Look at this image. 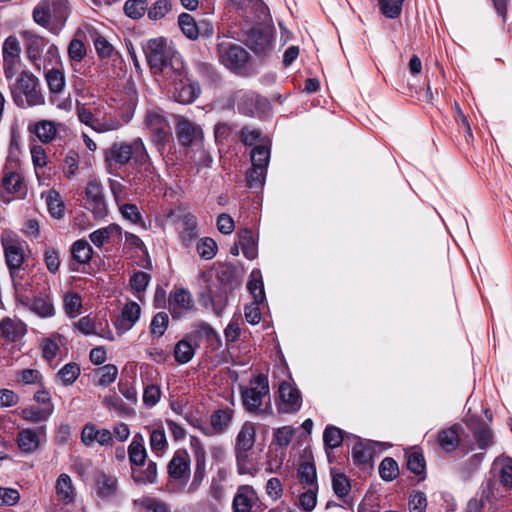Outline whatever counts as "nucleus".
Listing matches in <instances>:
<instances>
[{
  "label": "nucleus",
  "mask_w": 512,
  "mask_h": 512,
  "mask_svg": "<svg viewBox=\"0 0 512 512\" xmlns=\"http://www.w3.org/2000/svg\"><path fill=\"white\" fill-rule=\"evenodd\" d=\"M342 431L335 426H327L324 434L323 440L326 447L336 448L342 443Z\"/></svg>",
  "instance_id": "obj_64"
},
{
  "label": "nucleus",
  "mask_w": 512,
  "mask_h": 512,
  "mask_svg": "<svg viewBox=\"0 0 512 512\" xmlns=\"http://www.w3.org/2000/svg\"><path fill=\"white\" fill-rule=\"evenodd\" d=\"M270 160L269 141L256 145L251 152L252 166L267 170Z\"/></svg>",
  "instance_id": "obj_41"
},
{
  "label": "nucleus",
  "mask_w": 512,
  "mask_h": 512,
  "mask_svg": "<svg viewBox=\"0 0 512 512\" xmlns=\"http://www.w3.org/2000/svg\"><path fill=\"white\" fill-rule=\"evenodd\" d=\"M69 13L68 0H41L33 10V19L37 24L58 33Z\"/></svg>",
  "instance_id": "obj_4"
},
{
  "label": "nucleus",
  "mask_w": 512,
  "mask_h": 512,
  "mask_svg": "<svg viewBox=\"0 0 512 512\" xmlns=\"http://www.w3.org/2000/svg\"><path fill=\"white\" fill-rule=\"evenodd\" d=\"M234 411L230 408L218 409L211 414L210 423L215 433L225 432L231 424Z\"/></svg>",
  "instance_id": "obj_34"
},
{
  "label": "nucleus",
  "mask_w": 512,
  "mask_h": 512,
  "mask_svg": "<svg viewBox=\"0 0 512 512\" xmlns=\"http://www.w3.org/2000/svg\"><path fill=\"white\" fill-rule=\"evenodd\" d=\"M195 349V346L187 338L178 341L174 348L175 361L179 364L190 362L195 354Z\"/></svg>",
  "instance_id": "obj_42"
},
{
  "label": "nucleus",
  "mask_w": 512,
  "mask_h": 512,
  "mask_svg": "<svg viewBox=\"0 0 512 512\" xmlns=\"http://www.w3.org/2000/svg\"><path fill=\"white\" fill-rule=\"evenodd\" d=\"M228 301V289L226 286L219 284L211 286L207 294L202 296V302L207 305L210 303L215 314L220 315L226 307Z\"/></svg>",
  "instance_id": "obj_21"
},
{
  "label": "nucleus",
  "mask_w": 512,
  "mask_h": 512,
  "mask_svg": "<svg viewBox=\"0 0 512 512\" xmlns=\"http://www.w3.org/2000/svg\"><path fill=\"white\" fill-rule=\"evenodd\" d=\"M248 290L252 295L254 301L263 302L265 299L264 284L262 281L261 271L258 269L252 270L250 280L248 282Z\"/></svg>",
  "instance_id": "obj_43"
},
{
  "label": "nucleus",
  "mask_w": 512,
  "mask_h": 512,
  "mask_svg": "<svg viewBox=\"0 0 512 512\" xmlns=\"http://www.w3.org/2000/svg\"><path fill=\"white\" fill-rule=\"evenodd\" d=\"M108 162H115L119 165L127 164L130 160L143 165L148 162L149 155L141 138L134 139L131 143H114L105 152Z\"/></svg>",
  "instance_id": "obj_5"
},
{
  "label": "nucleus",
  "mask_w": 512,
  "mask_h": 512,
  "mask_svg": "<svg viewBox=\"0 0 512 512\" xmlns=\"http://www.w3.org/2000/svg\"><path fill=\"white\" fill-rule=\"evenodd\" d=\"M178 24L183 34L191 39L195 40L199 35V27L196 24L194 18L187 13H182L178 17Z\"/></svg>",
  "instance_id": "obj_49"
},
{
  "label": "nucleus",
  "mask_w": 512,
  "mask_h": 512,
  "mask_svg": "<svg viewBox=\"0 0 512 512\" xmlns=\"http://www.w3.org/2000/svg\"><path fill=\"white\" fill-rule=\"evenodd\" d=\"M40 433L44 434V427L39 428L38 432L33 429H23L19 432L17 443L22 452L32 453L40 446Z\"/></svg>",
  "instance_id": "obj_24"
},
{
  "label": "nucleus",
  "mask_w": 512,
  "mask_h": 512,
  "mask_svg": "<svg viewBox=\"0 0 512 512\" xmlns=\"http://www.w3.org/2000/svg\"><path fill=\"white\" fill-rule=\"evenodd\" d=\"M1 184L4 190L7 191L8 193H17L20 191L22 187L23 178L18 171L12 170L8 166H5L3 169V177Z\"/></svg>",
  "instance_id": "obj_37"
},
{
  "label": "nucleus",
  "mask_w": 512,
  "mask_h": 512,
  "mask_svg": "<svg viewBox=\"0 0 512 512\" xmlns=\"http://www.w3.org/2000/svg\"><path fill=\"white\" fill-rule=\"evenodd\" d=\"M85 206L96 217H102L106 212V205L101 184L97 181H90L85 190Z\"/></svg>",
  "instance_id": "obj_15"
},
{
  "label": "nucleus",
  "mask_w": 512,
  "mask_h": 512,
  "mask_svg": "<svg viewBox=\"0 0 512 512\" xmlns=\"http://www.w3.org/2000/svg\"><path fill=\"white\" fill-rule=\"evenodd\" d=\"M169 311L173 319H181L192 312L195 301L191 292L183 287H175L169 294Z\"/></svg>",
  "instance_id": "obj_9"
},
{
  "label": "nucleus",
  "mask_w": 512,
  "mask_h": 512,
  "mask_svg": "<svg viewBox=\"0 0 512 512\" xmlns=\"http://www.w3.org/2000/svg\"><path fill=\"white\" fill-rule=\"evenodd\" d=\"M235 100L238 111L246 116H254L260 105L259 96L252 91H238Z\"/></svg>",
  "instance_id": "obj_23"
},
{
  "label": "nucleus",
  "mask_w": 512,
  "mask_h": 512,
  "mask_svg": "<svg viewBox=\"0 0 512 512\" xmlns=\"http://www.w3.org/2000/svg\"><path fill=\"white\" fill-rule=\"evenodd\" d=\"M135 102L131 100L127 108L112 115L105 113L102 118H99L98 133H107L117 131L127 125L134 116Z\"/></svg>",
  "instance_id": "obj_11"
},
{
  "label": "nucleus",
  "mask_w": 512,
  "mask_h": 512,
  "mask_svg": "<svg viewBox=\"0 0 512 512\" xmlns=\"http://www.w3.org/2000/svg\"><path fill=\"white\" fill-rule=\"evenodd\" d=\"M250 48L257 54L264 55L272 48L271 37L267 33L254 31L248 39Z\"/></svg>",
  "instance_id": "obj_36"
},
{
  "label": "nucleus",
  "mask_w": 512,
  "mask_h": 512,
  "mask_svg": "<svg viewBox=\"0 0 512 512\" xmlns=\"http://www.w3.org/2000/svg\"><path fill=\"white\" fill-rule=\"evenodd\" d=\"M297 477L304 488L318 487L316 468L310 461H304L299 465Z\"/></svg>",
  "instance_id": "obj_38"
},
{
  "label": "nucleus",
  "mask_w": 512,
  "mask_h": 512,
  "mask_svg": "<svg viewBox=\"0 0 512 512\" xmlns=\"http://www.w3.org/2000/svg\"><path fill=\"white\" fill-rule=\"evenodd\" d=\"M133 479L137 483H155L157 480L156 463L149 461L147 467L143 471L133 473Z\"/></svg>",
  "instance_id": "obj_63"
},
{
  "label": "nucleus",
  "mask_w": 512,
  "mask_h": 512,
  "mask_svg": "<svg viewBox=\"0 0 512 512\" xmlns=\"http://www.w3.org/2000/svg\"><path fill=\"white\" fill-rule=\"evenodd\" d=\"M141 308L136 302L127 303L122 309V320L121 322H127L124 329H130L139 319Z\"/></svg>",
  "instance_id": "obj_53"
},
{
  "label": "nucleus",
  "mask_w": 512,
  "mask_h": 512,
  "mask_svg": "<svg viewBox=\"0 0 512 512\" xmlns=\"http://www.w3.org/2000/svg\"><path fill=\"white\" fill-rule=\"evenodd\" d=\"M147 8V0H127L124 4V12L131 19H140Z\"/></svg>",
  "instance_id": "obj_54"
},
{
  "label": "nucleus",
  "mask_w": 512,
  "mask_h": 512,
  "mask_svg": "<svg viewBox=\"0 0 512 512\" xmlns=\"http://www.w3.org/2000/svg\"><path fill=\"white\" fill-rule=\"evenodd\" d=\"M197 252L201 258L210 260L216 255L217 244L212 238L204 237L197 243Z\"/></svg>",
  "instance_id": "obj_60"
},
{
  "label": "nucleus",
  "mask_w": 512,
  "mask_h": 512,
  "mask_svg": "<svg viewBox=\"0 0 512 512\" xmlns=\"http://www.w3.org/2000/svg\"><path fill=\"white\" fill-rule=\"evenodd\" d=\"M462 427L455 424L447 429H444L438 434V443L446 452L454 451L459 445L460 432Z\"/></svg>",
  "instance_id": "obj_28"
},
{
  "label": "nucleus",
  "mask_w": 512,
  "mask_h": 512,
  "mask_svg": "<svg viewBox=\"0 0 512 512\" xmlns=\"http://www.w3.org/2000/svg\"><path fill=\"white\" fill-rule=\"evenodd\" d=\"M11 97L19 108L40 106L45 103L39 79L29 71H22L13 83L9 84Z\"/></svg>",
  "instance_id": "obj_3"
},
{
  "label": "nucleus",
  "mask_w": 512,
  "mask_h": 512,
  "mask_svg": "<svg viewBox=\"0 0 512 512\" xmlns=\"http://www.w3.org/2000/svg\"><path fill=\"white\" fill-rule=\"evenodd\" d=\"M60 63L59 49L56 45L48 43L42 54L41 69L48 70Z\"/></svg>",
  "instance_id": "obj_57"
},
{
  "label": "nucleus",
  "mask_w": 512,
  "mask_h": 512,
  "mask_svg": "<svg viewBox=\"0 0 512 512\" xmlns=\"http://www.w3.org/2000/svg\"><path fill=\"white\" fill-rule=\"evenodd\" d=\"M279 398L277 409L280 413L290 414L300 410L302 405L300 392L289 382L283 381L279 385Z\"/></svg>",
  "instance_id": "obj_12"
},
{
  "label": "nucleus",
  "mask_w": 512,
  "mask_h": 512,
  "mask_svg": "<svg viewBox=\"0 0 512 512\" xmlns=\"http://www.w3.org/2000/svg\"><path fill=\"white\" fill-rule=\"evenodd\" d=\"M173 85V97L182 104L192 103L200 94V86L186 74L184 67L167 76Z\"/></svg>",
  "instance_id": "obj_8"
},
{
  "label": "nucleus",
  "mask_w": 512,
  "mask_h": 512,
  "mask_svg": "<svg viewBox=\"0 0 512 512\" xmlns=\"http://www.w3.org/2000/svg\"><path fill=\"white\" fill-rule=\"evenodd\" d=\"M190 160L197 167V170L207 168L212 163V157L203 147V142L198 147L190 148Z\"/></svg>",
  "instance_id": "obj_48"
},
{
  "label": "nucleus",
  "mask_w": 512,
  "mask_h": 512,
  "mask_svg": "<svg viewBox=\"0 0 512 512\" xmlns=\"http://www.w3.org/2000/svg\"><path fill=\"white\" fill-rule=\"evenodd\" d=\"M466 425L471 430L478 447L482 450L493 444V435L489 427L475 416H467Z\"/></svg>",
  "instance_id": "obj_19"
},
{
  "label": "nucleus",
  "mask_w": 512,
  "mask_h": 512,
  "mask_svg": "<svg viewBox=\"0 0 512 512\" xmlns=\"http://www.w3.org/2000/svg\"><path fill=\"white\" fill-rule=\"evenodd\" d=\"M72 257L80 264L88 263L93 254L92 247L85 240H77L72 246Z\"/></svg>",
  "instance_id": "obj_47"
},
{
  "label": "nucleus",
  "mask_w": 512,
  "mask_h": 512,
  "mask_svg": "<svg viewBox=\"0 0 512 512\" xmlns=\"http://www.w3.org/2000/svg\"><path fill=\"white\" fill-rule=\"evenodd\" d=\"M241 399L246 411L253 415L266 417L273 414L268 378L263 374L250 380L248 387L241 388Z\"/></svg>",
  "instance_id": "obj_2"
},
{
  "label": "nucleus",
  "mask_w": 512,
  "mask_h": 512,
  "mask_svg": "<svg viewBox=\"0 0 512 512\" xmlns=\"http://www.w3.org/2000/svg\"><path fill=\"white\" fill-rule=\"evenodd\" d=\"M332 488L334 493L340 498L347 496L351 490L348 478L342 473L333 474Z\"/></svg>",
  "instance_id": "obj_62"
},
{
  "label": "nucleus",
  "mask_w": 512,
  "mask_h": 512,
  "mask_svg": "<svg viewBox=\"0 0 512 512\" xmlns=\"http://www.w3.org/2000/svg\"><path fill=\"white\" fill-rule=\"evenodd\" d=\"M219 62L233 72L245 68L249 60V53L240 45L228 39H222L217 44Z\"/></svg>",
  "instance_id": "obj_7"
},
{
  "label": "nucleus",
  "mask_w": 512,
  "mask_h": 512,
  "mask_svg": "<svg viewBox=\"0 0 512 512\" xmlns=\"http://www.w3.org/2000/svg\"><path fill=\"white\" fill-rule=\"evenodd\" d=\"M256 439V428L252 422H245L236 438L235 453L236 459H247L248 451L254 446Z\"/></svg>",
  "instance_id": "obj_16"
},
{
  "label": "nucleus",
  "mask_w": 512,
  "mask_h": 512,
  "mask_svg": "<svg viewBox=\"0 0 512 512\" xmlns=\"http://www.w3.org/2000/svg\"><path fill=\"white\" fill-rule=\"evenodd\" d=\"M63 301L66 314L71 318H75L80 313L82 307L81 297L77 293H67Z\"/></svg>",
  "instance_id": "obj_59"
},
{
  "label": "nucleus",
  "mask_w": 512,
  "mask_h": 512,
  "mask_svg": "<svg viewBox=\"0 0 512 512\" xmlns=\"http://www.w3.org/2000/svg\"><path fill=\"white\" fill-rule=\"evenodd\" d=\"M45 200L50 215L55 219H61L65 212V204L61 195L55 190H49L46 193Z\"/></svg>",
  "instance_id": "obj_40"
},
{
  "label": "nucleus",
  "mask_w": 512,
  "mask_h": 512,
  "mask_svg": "<svg viewBox=\"0 0 512 512\" xmlns=\"http://www.w3.org/2000/svg\"><path fill=\"white\" fill-rule=\"evenodd\" d=\"M379 474L385 481H392L399 474L397 462L390 457L384 458L379 465Z\"/></svg>",
  "instance_id": "obj_56"
},
{
  "label": "nucleus",
  "mask_w": 512,
  "mask_h": 512,
  "mask_svg": "<svg viewBox=\"0 0 512 512\" xmlns=\"http://www.w3.org/2000/svg\"><path fill=\"white\" fill-rule=\"evenodd\" d=\"M76 114L82 124L98 133L99 118L96 117L90 109L78 102L76 105Z\"/></svg>",
  "instance_id": "obj_50"
},
{
  "label": "nucleus",
  "mask_w": 512,
  "mask_h": 512,
  "mask_svg": "<svg viewBox=\"0 0 512 512\" xmlns=\"http://www.w3.org/2000/svg\"><path fill=\"white\" fill-rule=\"evenodd\" d=\"M48 45V42L40 37H35L29 41L27 47V55L29 60L32 62L34 67L41 70L42 66V54Z\"/></svg>",
  "instance_id": "obj_35"
},
{
  "label": "nucleus",
  "mask_w": 512,
  "mask_h": 512,
  "mask_svg": "<svg viewBox=\"0 0 512 512\" xmlns=\"http://www.w3.org/2000/svg\"><path fill=\"white\" fill-rule=\"evenodd\" d=\"M145 126L150 130L153 141L157 144H163L167 141L169 135V124L161 112L149 110L145 116Z\"/></svg>",
  "instance_id": "obj_13"
},
{
  "label": "nucleus",
  "mask_w": 512,
  "mask_h": 512,
  "mask_svg": "<svg viewBox=\"0 0 512 512\" xmlns=\"http://www.w3.org/2000/svg\"><path fill=\"white\" fill-rule=\"evenodd\" d=\"M128 456L132 465L141 466L144 464L147 457V452L143 444L142 436H134L128 447Z\"/></svg>",
  "instance_id": "obj_39"
},
{
  "label": "nucleus",
  "mask_w": 512,
  "mask_h": 512,
  "mask_svg": "<svg viewBox=\"0 0 512 512\" xmlns=\"http://www.w3.org/2000/svg\"><path fill=\"white\" fill-rule=\"evenodd\" d=\"M81 441L86 446L94 442L102 446L111 445L112 433L108 429H97L94 424H86L81 432Z\"/></svg>",
  "instance_id": "obj_22"
},
{
  "label": "nucleus",
  "mask_w": 512,
  "mask_h": 512,
  "mask_svg": "<svg viewBox=\"0 0 512 512\" xmlns=\"http://www.w3.org/2000/svg\"><path fill=\"white\" fill-rule=\"evenodd\" d=\"M1 244L3 246L5 260L11 272L21 269L25 258L27 244L16 233L5 230L1 234Z\"/></svg>",
  "instance_id": "obj_6"
},
{
  "label": "nucleus",
  "mask_w": 512,
  "mask_h": 512,
  "mask_svg": "<svg viewBox=\"0 0 512 512\" xmlns=\"http://www.w3.org/2000/svg\"><path fill=\"white\" fill-rule=\"evenodd\" d=\"M54 410L53 404L48 403L45 406H30L24 408L20 416L22 419L31 422V423H39L42 421L48 420V418L52 415Z\"/></svg>",
  "instance_id": "obj_30"
},
{
  "label": "nucleus",
  "mask_w": 512,
  "mask_h": 512,
  "mask_svg": "<svg viewBox=\"0 0 512 512\" xmlns=\"http://www.w3.org/2000/svg\"><path fill=\"white\" fill-rule=\"evenodd\" d=\"M63 125L51 120H40L28 126V131L35 134L41 143H51Z\"/></svg>",
  "instance_id": "obj_20"
},
{
  "label": "nucleus",
  "mask_w": 512,
  "mask_h": 512,
  "mask_svg": "<svg viewBox=\"0 0 512 512\" xmlns=\"http://www.w3.org/2000/svg\"><path fill=\"white\" fill-rule=\"evenodd\" d=\"M121 235L122 228L118 224L112 223L106 227L93 231L89 235V238L96 247H102L110 238L114 236L120 237Z\"/></svg>",
  "instance_id": "obj_32"
},
{
  "label": "nucleus",
  "mask_w": 512,
  "mask_h": 512,
  "mask_svg": "<svg viewBox=\"0 0 512 512\" xmlns=\"http://www.w3.org/2000/svg\"><path fill=\"white\" fill-rule=\"evenodd\" d=\"M238 244L241 246L242 252L247 259L253 260L257 257V242L251 230L243 229L239 231Z\"/></svg>",
  "instance_id": "obj_33"
},
{
  "label": "nucleus",
  "mask_w": 512,
  "mask_h": 512,
  "mask_svg": "<svg viewBox=\"0 0 512 512\" xmlns=\"http://www.w3.org/2000/svg\"><path fill=\"white\" fill-rule=\"evenodd\" d=\"M80 375V367L76 363H68L63 366L57 376L64 385H71Z\"/></svg>",
  "instance_id": "obj_58"
},
{
  "label": "nucleus",
  "mask_w": 512,
  "mask_h": 512,
  "mask_svg": "<svg viewBox=\"0 0 512 512\" xmlns=\"http://www.w3.org/2000/svg\"><path fill=\"white\" fill-rule=\"evenodd\" d=\"M259 502L256 490L250 485H240L233 497V512H252V508Z\"/></svg>",
  "instance_id": "obj_14"
},
{
  "label": "nucleus",
  "mask_w": 512,
  "mask_h": 512,
  "mask_svg": "<svg viewBox=\"0 0 512 512\" xmlns=\"http://www.w3.org/2000/svg\"><path fill=\"white\" fill-rule=\"evenodd\" d=\"M98 496L107 498L115 494L117 490V478L103 471H98L94 477Z\"/></svg>",
  "instance_id": "obj_25"
},
{
  "label": "nucleus",
  "mask_w": 512,
  "mask_h": 512,
  "mask_svg": "<svg viewBox=\"0 0 512 512\" xmlns=\"http://www.w3.org/2000/svg\"><path fill=\"white\" fill-rule=\"evenodd\" d=\"M147 62L154 73H161L166 77L174 71L183 68L180 54L165 38L150 39L143 46Z\"/></svg>",
  "instance_id": "obj_1"
},
{
  "label": "nucleus",
  "mask_w": 512,
  "mask_h": 512,
  "mask_svg": "<svg viewBox=\"0 0 512 512\" xmlns=\"http://www.w3.org/2000/svg\"><path fill=\"white\" fill-rule=\"evenodd\" d=\"M169 325V317L166 312H158L151 320L150 333L152 336L160 338L164 335Z\"/></svg>",
  "instance_id": "obj_55"
},
{
  "label": "nucleus",
  "mask_w": 512,
  "mask_h": 512,
  "mask_svg": "<svg viewBox=\"0 0 512 512\" xmlns=\"http://www.w3.org/2000/svg\"><path fill=\"white\" fill-rule=\"evenodd\" d=\"M134 505L140 508L143 512H170L165 502L149 496L134 500Z\"/></svg>",
  "instance_id": "obj_44"
},
{
  "label": "nucleus",
  "mask_w": 512,
  "mask_h": 512,
  "mask_svg": "<svg viewBox=\"0 0 512 512\" xmlns=\"http://www.w3.org/2000/svg\"><path fill=\"white\" fill-rule=\"evenodd\" d=\"M298 497L297 505L304 512H312L317 505L318 487L304 488Z\"/></svg>",
  "instance_id": "obj_46"
},
{
  "label": "nucleus",
  "mask_w": 512,
  "mask_h": 512,
  "mask_svg": "<svg viewBox=\"0 0 512 512\" xmlns=\"http://www.w3.org/2000/svg\"><path fill=\"white\" fill-rule=\"evenodd\" d=\"M190 467L189 455L185 451H177L168 464V472L172 478H183Z\"/></svg>",
  "instance_id": "obj_27"
},
{
  "label": "nucleus",
  "mask_w": 512,
  "mask_h": 512,
  "mask_svg": "<svg viewBox=\"0 0 512 512\" xmlns=\"http://www.w3.org/2000/svg\"><path fill=\"white\" fill-rule=\"evenodd\" d=\"M149 444L152 452L157 455L162 454L168 448V441L162 422L152 425L149 435Z\"/></svg>",
  "instance_id": "obj_29"
},
{
  "label": "nucleus",
  "mask_w": 512,
  "mask_h": 512,
  "mask_svg": "<svg viewBox=\"0 0 512 512\" xmlns=\"http://www.w3.org/2000/svg\"><path fill=\"white\" fill-rule=\"evenodd\" d=\"M176 134L179 143L185 147H198L203 142L201 127L182 116L177 117Z\"/></svg>",
  "instance_id": "obj_10"
},
{
  "label": "nucleus",
  "mask_w": 512,
  "mask_h": 512,
  "mask_svg": "<svg viewBox=\"0 0 512 512\" xmlns=\"http://www.w3.org/2000/svg\"><path fill=\"white\" fill-rule=\"evenodd\" d=\"M27 332L24 322L17 318H4L0 322V341L13 343L20 340Z\"/></svg>",
  "instance_id": "obj_18"
},
{
  "label": "nucleus",
  "mask_w": 512,
  "mask_h": 512,
  "mask_svg": "<svg viewBox=\"0 0 512 512\" xmlns=\"http://www.w3.org/2000/svg\"><path fill=\"white\" fill-rule=\"evenodd\" d=\"M178 234L182 244L190 247L198 237L197 219L190 212H183L178 216Z\"/></svg>",
  "instance_id": "obj_17"
},
{
  "label": "nucleus",
  "mask_w": 512,
  "mask_h": 512,
  "mask_svg": "<svg viewBox=\"0 0 512 512\" xmlns=\"http://www.w3.org/2000/svg\"><path fill=\"white\" fill-rule=\"evenodd\" d=\"M56 495L58 499L64 504H69L73 502L75 496V489L72 483L71 477L62 473L56 480L55 485Z\"/></svg>",
  "instance_id": "obj_31"
},
{
  "label": "nucleus",
  "mask_w": 512,
  "mask_h": 512,
  "mask_svg": "<svg viewBox=\"0 0 512 512\" xmlns=\"http://www.w3.org/2000/svg\"><path fill=\"white\" fill-rule=\"evenodd\" d=\"M171 10V3L168 0H157L153 5L148 9L147 15L150 20L157 21L166 16V14Z\"/></svg>",
  "instance_id": "obj_61"
},
{
  "label": "nucleus",
  "mask_w": 512,
  "mask_h": 512,
  "mask_svg": "<svg viewBox=\"0 0 512 512\" xmlns=\"http://www.w3.org/2000/svg\"><path fill=\"white\" fill-rule=\"evenodd\" d=\"M26 306L33 313L37 314L42 318L52 317L55 314L53 302L48 295L35 296L31 299H28L26 302Z\"/></svg>",
  "instance_id": "obj_26"
},
{
  "label": "nucleus",
  "mask_w": 512,
  "mask_h": 512,
  "mask_svg": "<svg viewBox=\"0 0 512 512\" xmlns=\"http://www.w3.org/2000/svg\"><path fill=\"white\" fill-rule=\"evenodd\" d=\"M98 377L97 384L102 387H106L112 384L118 375V368L113 364L104 365L96 370Z\"/></svg>",
  "instance_id": "obj_52"
},
{
  "label": "nucleus",
  "mask_w": 512,
  "mask_h": 512,
  "mask_svg": "<svg viewBox=\"0 0 512 512\" xmlns=\"http://www.w3.org/2000/svg\"><path fill=\"white\" fill-rule=\"evenodd\" d=\"M494 468L498 469L501 483L506 487H512V459L505 458L496 460L494 462Z\"/></svg>",
  "instance_id": "obj_51"
},
{
  "label": "nucleus",
  "mask_w": 512,
  "mask_h": 512,
  "mask_svg": "<svg viewBox=\"0 0 512 512\" xmlns=\"http://www.w3.org/2000/svg\"><path fill=\"white\" fill-rule=\"evenodd\" d=\"M46 71V81L51 93H61L65 87L64 72L58 68L52 67Z\"/></svg>",
  "instance_id": "obj_45"
}]
</instances>
